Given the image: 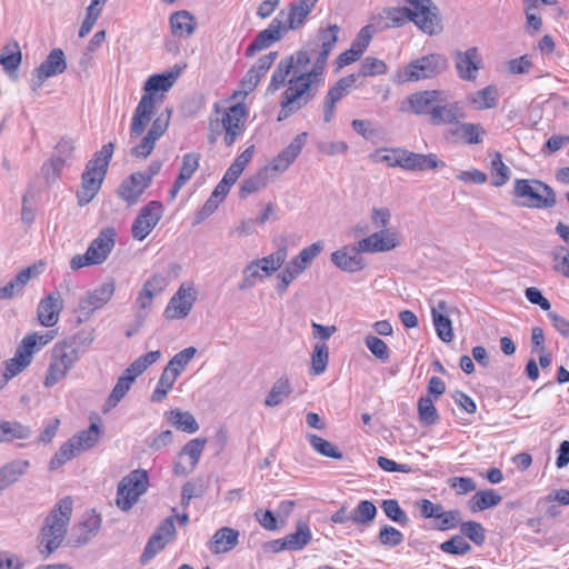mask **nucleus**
<instances>
[{"mask_svg": "<svg viewBox=\"0 0 569 569\" xmlns=\"http://www.w3.org/2000/svg\"><path fill=\"white\" fill-rule=\"evenodd\" d=\"M169 420L174 427L188 433H193L199 429L196 418L188 411L171 410Z\"/></svg>", "mask_w": 569, "mask_h": 569, "instance_id": "nucleus-52", "label": "nucleus"}, {"mask_svg": "<svg viewBox=\"0 0 569 569\" xmlns=\"http://www.w3.org/2000/svg\"><path fill=\"white\" fill-rule=\"evenodd\" d=\"M163 214V206L160 201H150L143 206L131 227L132 238L144 240L159 223Z\"/></svg>", "mask_w": 569, "mask_h": 569, "instance_id": "nucleus-12", "label": "nucleus"}, {"mask_svg": "<svg viewBox=\"0 0 569 569\" xmlns=\"http://www.w3.org/2000/svg\"><path fill=\"white\" fill-rule=\"evenodd\" d=\"M79 359V351L70 343L63 340L57 342L51 350L50 363L43 380L44 387L51 388L63 380Z\"/></svg>", "mask_w": 569, "mask_h": 569, "instance_id": "nucleus-6", "label": "nucleus"}, {"mask_svg": "<svg viewBox=\"0 0 569 569\" xmlns=\"http://www.w3.org/2000/svg\"><path fill=\"white\" fill-rule=\"evenodd\" d=\"M31 436L30 427L19 421H0V443L11 442L16 439L24 440Z\"/></svg>", "mask_w": 569, "mask_h": 569, "instance_id": "nucleus-36", "label": "nucleus"}, {"mask_svg": "<svg viewBox=\"0 0 569 569\" xmlns=\"http://www.w3.org/2000/svg\"><path fill=\"white\" fill-rule=\"evenodd\" d=\"M432 321L438 337L443 342H451L453 339L451 320L446 315H438L433 312Z\"/></svg>", "mask_w": 569, "mask_h": 569, "instance_id": "nucleus-61", "label": "nucleus"}, {"mask_svg": "<svg viewBox=\"0 0 569 569\" xmlns=\"http://www.w3.org/2000/svg\"><path fill=\"white\" fill-rule=\"evenodd\" d=\"M365 345L370 352L380 361L386 362L390 358V351L387 343L373 335L365 337Z\"/></svg>", "mask_w": 569, "mask_h": 569, "instance_id": "nucleus-56", "label": "nucleus"}, {"mask_svg": "<svg viewBox=\"0 0 569 569\" xmlns=\"http://www.w3.org/2000/svg\"><path fill=\"white\" fill-rule=\"evenodd\" d=\"M248 109L244 103H237L226 109L222 113L219 124L224 132L223 141L227 147H231L246 128Z\"/></svg>", "mask_w": 569, "mask_h": 569, "instance_id": "nucleus-11", "label": "nucleus"}, {"mask_svg": "<svg viewBox=\"0 0 569 569\" xmlns=\"http://www.w3.org/2000/svg\"><path fill=\"white\" fill-rule=\"evenodd\" d=\"M351 512L352 522L359 526H368L375 520L377 508L373 502L369 500H361Z\"/></svg>", "mask_w": 569, "mask_h": 569, "instance_id": "nucleus-51", "label": "nucleus"}, {"mask_svg": "<svg viewBox=\"0 0 569 569\" xmlns=\"http://www.w3.org/2000/svg\"><path fill=\"white\" fill-rule=\"evenodd\" d=\"M329 361V348L325 342H318L313 346L311 353L310 375L319 376L327 370Z\"/></svg>", "mask_w": 569, "mask_h": 569, "instance_id": "nucleus-45", "label": "nucleus"}, {"mask_svg": "<svg viewBox=\"0 0 569 569\" xmlns=\"http://www.w3.org/2000/svg\"><path fill=\"white\" fill-rule=\"evenodd\" d=\"M339 30L340 28L337 24H330L318 33V43L316 47L319 48V51L311 70L320 76H322L328 57L338 41Z\"/></svg>", "mask_w": 569, "mask_h": 569, "instance_id": "nucleus-20", "label": "nucleus"}, {"mask_svg": "<svg viewBox=\"0 0 569 569\" xmlns=\"http://www.w3.org/2000/svg\"><path fill=\"white\" fill-rule=\"evenodd\" d=\"M206 443L207 439L204 438H196L186 443L179 457L182 458L183 456H188L190 459L189 467L187 468L180 461L176 462L173 470L177 476H187L194 470L200 460Z\"/></svg>", "mask_w": 569, "mask_h": 569, "instance_id": "nucleus-29", "label": "nucleus"}, {"mask_svg": "<svg viewBox=\"0 0 569 569\" xmlns=\"http://www.w3.org/2000/svg\"><path fill=\"white\" fill-rule=\"evenodd\" d=\"M170 26L174 36L189 37L194 32L196 21L190 12L182 10L171 14Z\"/></svg>", "mask_w": 569, "mask_h": 569, "instance_id": "nucleus-38", "label": "nucleus"}, {"mask_svg": "<svg viewBox=\"0 0 569 569\" xmlns=\"http://www.w3.org/2000/svg\"><path fill=\"white\" fill-rule=\"evenodd\" d=\"M308 440L318 453L336 460L342 459V452L332 442L313 433L308 435Z\"/></svg>", "mask_w": 569, "mask_h": 569, "instance_id": "nucleus-50", "label": "nucleus"}, {"mask_svg": "<svg viewBox=\"0 0 569 569\" xmlns=\"http://www.w3.org/2000/svg\"><path fill=\"white\" fill-rule=\"evenodd\" d=\"M453 133L458 134L467 144H478L482 142L487 132L480 123L460 121Z\"/></svg>", "mask_w": 569, "mask_h": 569, "instance_id": "nucleus-42", "label": "nucleus"}, {"mask_svg": "<svg viewBox=\"0 0 569 569\" xmlns=\"http://www.w3.org/2000/svg\"><path fill=\"white\" fill-rule=\"evenodd\" d=\"M448 68V59L440 53L423 56L407 64L400 73L405 82L430 79L442 73Z\"/></svg>", "mask_w": 569, "mask_h": 569, "instance_id": "nucleus-9", "label": "nucleus"}, {"mask_svg": "<svg viewBox=\"0 0 569 569\" xmlns=\"http://www.w3.org/2000/svg\"><path fill=\"white\" fill-rule=\"evenodd\" d=\"M29 468L28 460H14L0 468V491L16 483Z\"/></svg>", "mask_w": 569, "mask_h": 569, "instance_id": "nucleus-33", "label": "nucleus"}, {"mask_svg": "<svg viewBox=\"0 0 569 569\" xmlns=\"http://www.w3.org/2000/svg\"><path fill=\"white\" fill-rule=\"evenodd\" d=\"M387 72V64L383 60L373 57H367L359 69L357 77H375L385 74Z\"/></svg>", "mask_w": 569, "mask_h": 569, "instance_id": "nucleus-59", "label": "nucleus"}, {"mask_svg": "<svg viewBox=\"0 0 569 569\" xmlns=\"http://www.w3.org/2000/svg\"><path fill=\"white\" fill-rule=\"evenodd\" d=\"M318 1L319 0H298L297 2H292L288 9L281 10L276 18L283 21L286 31L297 30L305 23Z\"/></svg>", "mask_w": 569, "mask_h": 569, "instance_id": "nucleus-19", "label": "nucleus"}, {"mask_svg": "<svg viewBox=\"0 0 569 569\" xmlns=\"http://www.w3.org/2000/svg\"><path fill=\"white\" fill-rule=\"evenodd\" d=\"M113 150L114 144L112 142L102 146L86 164V169L81 174L80 189L77 192L79 206L88 204L99 192L113 156Z\"/></svg>", "mask_w": 569, "mask_h": 569, "instance_id": "nucleus-4", "label": "nucleus"}, {"mask_svg": "<svg viewBox=\"0 0 569 569\" xmlns=\"http://www.w3.org/2000/svg\"><path fill=\"white\" fill-rule=\"evenodd\" d=\"M288 550H301L311 541V531L306 522H298L297 530L284 537Z\"/></svg>", "mask_w": 569, "mask_h": 569, "instance_id": "nucleus-48", "label": "nucleus"}, {"mask_svg": "<svg viewBox=\"0 0 569 569\" xmlns=\"http://www.w3.org/2000/svg\"><path fill=\"white\" fill-rule=\"evenodd\" d=\"M513 196L520 199V206L527 208L549 209L557 203L553 189L536 179H517L513 184Z\"/></svg>", "mask_w": 569, "mask_h": 569, "instance_id": "nucleus-5", "label": "nucleus"}, {"mask_svg": "<svg viewBox=\"0 0 569 569\" xmlns=\"http://www.w3.org/2000/svg\"><path fill=\"white\" fill-rule=\"evenodd\" d=\"M418 415L422 423L427 426L439 421V415L430 397H421L418 401Z\"/></svg>", "mask_w": 569, "mask_h": 569, "instance_id": "nucleus-54", "label": "nucleus"}, {"mask_svg": "<svg viewBox=\"0 0 569 569\" xmlns=\"http://www.w3.org/2000/svg\"><path fill=\"white\" fill-rule=\"evenodd\" d=\"M460 532L477 546H481L486 540V530L482 525L477 521L461 522Z\"/></svg>", "mask_w": 569, "mask_h": 569, "instance_id": "nucleus-58", "label": "nucleus"}, {"mask_svg": "<svg viewBox=\"0 0 569 569\" xmlns=\"http://www.w3.org/2000/svg\"><path fill=\"white\" fill-rule=\"evenodd\" d=\"M264 273L261 271L259 263L256 261L250 262L242 271V280L238 283L240 291H247L253 288L258 280L264 278Z\"/></svg>", "mask_w": 569, "mask_h": 569, "instance_id": "nucleus-53", "label": "nucleus"}, {"mask_svg": "<svg viewBox=\"0 0 569 569\" xmlns=\"http://www.w3.org/2000/svg\"><path fill=\"white\" fill-rule=\"evenodd\" d=\"M399 244L398 234L392 230H379L359 240L352 248L356 252H386Z\"/></svg>", "mask_w": 569, "mask_h": 569, "instance_id": "nucleus-18", "label": "nucleus"}, {"mask_svg": "<svg viewBox=\"0 0 569 569\" xmlns=\"http://www.w3.org/2000/svg\"><path fill=\"white\" fill-rule=\"evenodd\" d=\"M359 253L360 252L352 251V248L343 247L332 252L331 261L337 268L345 272H358L366 266Z\"/></svg>", "mask_w": 569, "mask_h": 569, "instance_id": "nucleus-31", "label": "nucleus"}, {"mask_svg": "<svg viewBox=\"0 0 569 569\" xmlns=\"http://www.w3.org/2000/svg\"><path fill=\"white\" fill-rule=\"evenodd\" d=\"M177 378H178V376H177L176 369H174V372H172V370H169L167 367H164V369L159 378L157 388L153 390V392L151 395V401L152 402L163 401L167 398L168 392L173 387Z\"/></svg>", "mask_w": 569, "mask_h": 569, "instance_id": "nucleus-47", "label": "nucleus"}, {"mask_svg": "<svg viewBox=\"0 0 569 569\" xmlns=\"http://www.w3.org/2000/svg\"><path fill=\"white\" fill-rule=\"evenodd\" d=\"M239 532L229 527H222L212 536L209 549L213 553H222L232 550L238 545Z\"/></svg>", "mask_w": 569, "mask_h": 569, "instance_id": "nucleus-32", "label": "nucleus"}, {"mask_svg": "<svg viewBox=\"0 0 569 569\" xmlns=\"http://www.w3.org/2000/svg\"><path fill=\"white\" fill-rule=\"evenodd\" d=\"M432 110L428 119L431 126L458 124L466 117L462 104L458 101H448L445 93Z\"/></svg>", "mask_w": 569, "mask_h": 569, "instance_id": "nucleus-17", "label": "nucleus"}, {"mask_svg": "<svg viewBox=\"0 0 569 569\" xmlns=\"http://www.w3.org/2000/svg\"><path fill=\"white\" fill-rule=\"evenodd\" d=\"M321 77L317 72H301L292 76L282 93L278 120L282 121L307 106L318 93Z\"/></svg>", "mask_w": 569, "mask_h": 569, "instance_id": "nucleus-2", "label": "nucleus"}, {"mask_svg": "<svg viewBox=\"0 0 569 569\" xmlns=\"http://www.w3.org/2000/svg\"><path fill=\"white\" fill-rule=\"evenodd\" d=\"M71 512L72 500L66 497L46 517L39 535L38 549L41 555L49 556L61 546L67 533Z\"/></svg>", "mask_w": 569, "mask_h": 569, "instance_id": "nucleus-3", "label": "nucleus"}, {"mask_svg": "<svg viewBox=\"0 0 569 569\" xmlns=\"http://www.w3.org/2000/svg\"><path fill=\"white\" fill-rule=\"evenodd\" d=\"M357 76L350 74L341 78L328 91L323 103V121L330 122L335 117L336 104L348 93V90L356 83Z\"/></svg>", "mask_w": 569, "mask_h": 569, "instance_id": "nucleus-25", "label": "nucleus"}, {"mask_svg": "<svg viewBox=\"0 0 569 569\" xmlns=\"http://www.w3.org/2000/svg\"><path fill=\"white\" fill-rule=\"evenodd\" d=\"M381 508L386 516L395 522L400 525H407L409 518L407 513L400 508L399 502L396 499L383 500Z\"/></svg>", "mask_w": 569, "mask_h": 569, "instance_id": "nucleus-63", "label": "nucleus"}, {"mask_svg": "<svg viewBox=\"0 0 569 569\" xmlns=\"http://www.w3.org/2000/svg\"><path fill=\"white\" fill-rule=\"evenodd\" d=\"M410 11L406 7H391L383 10V18L390 23L388 27H401L410 21Z\"/></svg>", "mask_w": 569, "mask_h": 569, "instance_id": "nucleus-64", "label": "nucleus"}, {"mask_svg": "<svg viewBox=\"0 0 569 569\" xmlns=\"http://www.w3.org/2000/svg\"><path fill=\"white\" fill-rule=\"evenodd\" d=\"M295 64V57L290 56L282 59L273 70L271 81L268 87V92H274L284 86L288 76L292 72Z\"/></svg>", "mask_w": 569, "mask_h": 569, "instance_id": "nucleus-43", "label": "nucleus"}, {"mask_svg": "<svg viewBox=\"0 0 569 569\" xmlns=\"http://www.w3.org/2000/svg\"><path fill=\"white\" fill-rule=\"evenodd\" d=\"M180 72L181 69L178 68L163 73H156L150 76L144 82L143 94L133 112L130 126L131 138H138L144 132L154 114L156 104L161 101L157 92L169 91L178 80Z\"/></svg>", "mask_w": 569, "mask_h": 569, "instance_id": "nucleus-1", "label": "nucleus"}, {"mask_svg": "<svg viewBox=\"0 0 569 569\" xmlns=\"http://www.w3.org/2000/svg\"><path fill=\"white\" fill-rule=\"evenodd\" d=\"M200 154L196 152L186 153L182 158L180 172L177 179L188 182L199 168Z\"/></svg>", "mask_w": 569, "mask_h": 569, "instance_id": "nucleus-57", "label": "nucleus"}, {"mask_svg": "<svg viewBox=\"0 0 569 569\" xmlns=\"http://www.w3.org/2000/svg\"><path fill=\"white\" fill-rule=\"evenodd\" d=\"M292 392L288 378H280L273 385L268 393L264 405L267 407H276L281 403Z\"/></svg>", "mask_w": 569, "mask_h": 569, "instance_id": "nucleus-49", "label": "nucleus"}, {"mask_svg": "<svg viewBox=\"0 0 569 569\" xmlns=\"http://www.w3.org/2000/svg\"><path fill=\"white\" fill-rule=\"evenodd\" d=\"M287 256V248L281 247L273 253L254 261L256 263H259V267L264 276L269 277L284 263Z\"/></svg>", "mask_w": 569, "mask_h": 569, "instance_id": "nucleus-46", "label": "nucleus"}, {"mask_svg": "<svg viewBox=\"0 0 569 569\" xmlns=\"http://www.w3.org/2000/svg\"><path fill=\"white\" fill-rule=\"evenodd\" d=\"M33 346V341H21L18 346L14 357L3 362L4 372L12 379L21 373L32 361L30 349Z\"/></svg>", "mask_w": 569, "mask_h": 569, "instance_id": "nucleus-30", "label": "nucleus"}, {"mask_svg": "<svg viewBox=\"0 0 569 569\" xmlns=\"http://www.w3.org/2000/svg\"><path fill=\"white\" fill-rule=\"evenodd\" d=\"M196 301L197 289L194 284L183 282L169 300L163 315L169 320L183 319L190 313Z\"/></svg>", "mask_w": 569, "mask_h": 569, "instance_id": "nucleus-13", "label": "nucleus"}, {"mask_svg": "<svg viewBox=\"0 0 569 569\" xmlns=\"http://www.w3.org/2000/svg\"><path fill=\"white\" fill-rule=\"evenodd\" d=\"M67 69L64 53L61 49H53L47 59L33 71L31 88L37 91L44 81L57 74L62 73Z\"/></svg>", "mask_w": 569, "mask_h": 569, "instance_id": "nucleus-16", "label": "nucleus"}, {"mask_svg": "<svg viewBox=\"0 0 569 569\" xmlns=\"http://www.w3.org/2000/svg\"><path fill=\"white\" fill-rule=\"evenodd\" d=\"M114 293V283L107 282L87 293L79 300L78 312L79 321L88 320L96 310L107 305Z\"/></svg>", "mask_w": 569, "mask_h": 569, "instance_id": "nucleus-14", "label": "nucleus"}, {"mask_svg": "<svg viewBox=\"0 0 569 569\" xmlns=\"http://www.w3.org/2000/svg\"><path fill=\"white\" fill-rule=\"evenodd\" d=\"M150 184L143 179L140 172H133L130 177L121 182L117 193L120 199L129 206L136 204L141 194Z\"/></svg>", "mask_w": 569, "mask_h": 569, "instance_id": "nucleus-28", "label": "nucleus"}, {"mask_svg": "<svg viewBox=\"0 0 569 569\" xmlns=\"http://www.w3.org/2000/svg\"><path fill=\"white\" fill-rule=\"evenodd\" d=\"M443 96V91L440 90H425L420 92L412 93L408 97V103L410 106V110L417 116H428L431 117L435 108V104L439 102Z\"/></svg>", "mask_w": 569, "mask_h": 569, "instance_id": "nucleus-27", "label": "nucleus"}, {"mask_svg": "<svg viewBox=\"0 0 569 569\" xmlns=\"http://www.w3.org/2000/svg\"><path fill=\"white\" fill-rule=\"evenodd\" d=\"M491 158V171H492V180L491 183L495 187L505 186L511 176L510 169L503 163L502 154L499 151H492L489 153Z\"/></svg>", "mask_w": 569, "mask_h": 569, "instance_id": "nucleus-44", "label": "nucleus"}, {"mask_svg": "<svg viewBox=\"0 0 569 569\" xmlns=\"http://www.w3.org/2000/svg\"><path fill=\"white\" fill-rule=\"evenodd\" d=\"M63 309V300L59 291H52L39 302L37 315L39 322L44 327H53Z\"/></svg>", "mask_w": 569, "mask_h": 569, "instance_id": "nucleus-24", "label": "nucleus"}, {"mask_svg": "<svg viewBox=\"0 0 569 569\" xmlns=\"http://www.w3.org/2000/svg\"><path fill=\"white\" fill-rule=\"evenodd\" d=\"M102 519L94 511L88 513L84 520L80 523L79 529L81 533L77 536L74 542L77 546L87 545L100 530Z\"/></svg>", "mask_w": 569, "mask_h": 569, "instance_id": "nucleus-39", "label": "nucleus"}, {"mask_svg": "<svg viewBox=\"0 0 569 569\" xmlns=\"http://www.w3.org/2000/svg\"><path fill=\"white\" fill-rule=\"evenodd\" d=\"M100 435V427L97 423H91L88 429L72 436L70 441L80 453L93 448L99 442Z\"/></svg>", "mask_w": 569, "mask_h": 569, "instance_id": "nucleus-35", "label": "nucleus"}, {"mask_svg": "<svg viewBox=\"0 0 569 569\" xmlns=\"http://www.w3.org/2000/svg\"><path fill=\"white\" fill-rule=\"evenodd\" d=\"M322 249L323 243L317 241L303 248L298 256L292 258L283 271L278 274L277 291L283 295L289 284L308 268L311 261L321 253Z\"/></svg>", "mask_w": 569, "mask_h": 569, "instance_id": "nucleus-10", "label": "nucleus"}, {"mask_svg": "<svg viewBox=\"0 0 569 569\" xmlns=\"http://www.w3.org/2000/svg\"><path fill=\"white\" fill-rule=\"evenodd\" d=\"M197 351L198 350L196 347H188L176 353L166 367L169 370H172V372H174L176 369L177 376H179L186 369L191 359L196 356Z\"/></svg>", "mask_w": 569, "mask_h": 569, "instance_id": "nucleus-55", "label": "nucleus"}, {"mask_svg": "<svg viewBox=\"0 0 569 569\" xmlns=\"http://www.w3.org/2000/svg\"><path fill=\"white\" fill-rule=\"evenodd\" d=\"M467 101L473 106L476 110L492 109L498 104V89L495 86H488L468 94Z\"/></svg>", "mask_w": 569, "mask_h": 569, "instance_id": "nucleus-34", "label": "nucleus"}, {"mask_svg": "<svg viewBox=\"0 0 569 569\" xmlns=\"http://www.w3.org/2000/svg\"><path fill=\"white\" fill-rule=\"evenodd\" d=\"M149 478L146 470L137 469L122 478L118 485L116 503L122 511H129L147 491Z\"/></svg>", "mask_w": 569, "mask_h": 569, "instance_id": "nucleus-8", "label": "nucleus"}, {"mask_svg": "<svg viewBox=\"0 0 569 569\" xmlns=\"http://www.w3.org/2000/svg\"><path fill=\"white\" fill-rule=\"evenodd\" d=\"M79 452L70 441V439L64 442L59 450L56 452V455L51 458L49 467L50 469L54 470L63 466L66 462L71 460L73 457H76Z\"/></svg>", "mask_w": 569, "mask_h": 569, "instance_id": "nucleus-60", "label": "nucleus"}, {"mask_svg": "<svg viewBox=\"0 0 569 569\" xmlns=\"http://www.w3.org/2000/svg\"><path fill=\"white\" fill-rule=\"evenodd\" d=\"M286 32L283 21L274 18L268 28L260 31L253 41L247 47L246 56L253 57L257 52L269 48L274 42L281 40Z\"/></svg>", "mask_w": 569, "mask_h": 569, "instance_id": "nucleus-21", "label": "nucleus"}, {"mask_svg": "<svg viewBox=\"0 0 569 569\" xmlns=\"http://www.w3.org/2000/svg\"><path fill=\"white\" fill-rule=\"evenodd\" d=\"M502 497L493 489H486L476 492L469 500V508L472 512L482 511L498 506Z\"/></svg>", "mask_w": 569, "mask_h": 569, "instance_id": "nucleus-40", "label": "nucleus"}, {"mask_svg": "<svg viewBox=\"0 0 569 569\" xmlns=\"http://www.w3.org/2000/svg\"><path fill=\"white\" fill-rule=\"evenodd\" d=\"M401 169L407 171L436 170L439 167H445V162L439 160L435 153L423 154L403 149V152H401Z\"/></svg>", "mask_w": 569, "mask_h": 569, "instance_id": "nucleus-26", "label": "nucleus"}, {"mask_svg": "<svg viewBox=\"0 0 569 569\" xmlns=\"http://www.w3.org/2000/svg\"><path fill=\"white\" fill-rule=\"evenodd\" d=\"M21 51L17 42L8 43L2 48L0 53V64L8 74L12 76L16 73L21 63Z\"/></svg>", "mask_w": 569, "mask_h": 569, "instance_id": "nucleus-41", "label": "nucleus"}, {"mask_svg": "<svg viewBox=\"0 0 569 569\" xmlns=\"http://www.w3.org/2000/svg\"><path fill=\"white\" fill-rule=\"evenodd\" d=\"M271 179H273V176L270 174L268 169L263 167L257 173L242 181L239 189V197L243 199L249 194L259 191L260 189L267 187Z\"/></svg>", "mask_w": 569, "mask_h": 569, "instance_id": "nucleus-37", "label": "nucleus"}, {"mask_svg": "<svg viewBox=\"0 0 569 569\" xmlns=\"http://www.w3.org/2000/svg\"><path fill=\"white\" fill-rule=\"evenodd\" d=\"M409 9L410 21L429 36L439 34L443 30L439 8L431 0H403Z\"/></svg>", "mask_w": 569, "mask_h": 569, "instance_id": "nucleus-7", "label": "nucleus"}, {"mask_svg": "<svg viewBox=\"0 0 569 569\" xmlns=\"http://www.w3.org/2000/svg\"><path fill=\"white\" fill-rule=\"evenodd\" d=\"M455 58L458 77L465 81L476 80L481 68V57L478 49L471 47L466 51H457Z\"/></svg>", "mask_w": 569, "mask_h": 569, "instance_id": "nucleus-23", "label": "nucleus"}, {"mask_svg": "<svg viewBox=\"0 0 569 569\" xmlns=\"http://www.w3.org/2000/svg\"><path fill=\"white\" fill-rule=\"evenodd\" d=\"M440 549L450 555L463 556L471 550V546L462 536L456 535L440 545Z\"/></svg>", "mask_w": 569, "mask_h": 569, "instance_id": "nucleus-62", "label": "nucleus"}, {"mask_svg": "<svg viewBox=\"0 0 569 569\" xmlns=\"http://www.w3.org/2000/svg\"><path fill=\"white\" fill-rule=\"evenodd\" d=\"M307 132L297 134L292 141L270 161V163L264 166V168L268 169V172L272 174L273 178L277 174L284 172L301 153L307 143Z\"/></svg>", "mask_w": 569, "mask_h": 569, "instance_id": "nucleus-15", "label": "nucleus"}, {"mask_svg": "<svg viewBox=\"0 0 569 569\" xmlns=\"http://www.w3.org/2000/svg\"><path fill=\"white\" fill-rule=\"evenodd\" d=\"M116 229L107 227L100 230L98 237L91 241L87 253L96 264L103 263L116 246Z\"/></svg>", "mask_w": 569, "mask_h": 569, "instance_id": "nucleus-22", "label": "nucleus"}]
</instances>
